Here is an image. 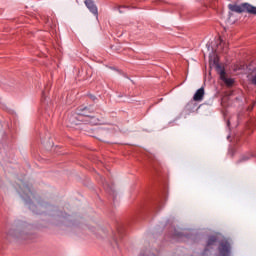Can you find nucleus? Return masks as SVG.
Returning <instances> with one entry per match:
<instances>
[{"mask_svg": "<svg viewBox=\"0 0 256 256\" xmlns=\"http://www.w3.org/2000/svg\"><path fill=\"white\" fill-rule=\"evenodd\" d=\"M215 243H217V237L211 236L207 242V249H208V247H213V245H215ZM207 249H205V251H207Z\"/></svg>", "mask_w": 256, "mask_h": 256, "instance_id": "obj_9", "label": "nucleus"}, {"mask_svg": "<svg viewBox=\"0 0 256 256\" xmlns=\"http://www.w3.org/2000/svg\"><path fill=\"white\" fill-rule=\"evenodd\" d=\"M33 207H35V205L29 204V209H32V210H33Z\"/></svg>", "mask_w": 256, "mask_h": 256, "instance_id": "obj_16", "label": "nucleus"}, {"mask_svg": "<svg viewBox=\"0 0 256 256\" xmlns=\"http://www.w3.org/2000/svg\"><path fill=\"white\" fill-rule=\"evenodd\" d=\"M248 111H253V106L249 107Z\"/></svg>", "mask_w": 256, "mask_h": 256, "instance_id": "obj_17", "label": "nucleus"}, {"mask_svg": "<svg viewBox=\"0 0 256 256\" xmlns=\"http://www.w3.org/2000/svg\"><path fill=\"white\" fill-rule=\"evenodd\" d=\"M38 209H41L42 207H43V205H41V204H38Z\"/></svg>", "mask_w": 256, "mask_h": 256, "instance_id": "obj_18", "label": "nucleus"}, {"mask_svg": "<svg viewBox=\"0 0 256 256\" xmlns=\"http://www.w3.org/2000/svg\"><path fill=\"white\" fill-rule=\"evenodd\" d=\"M220 256H229L231 255V244L229 242H221L219 246Z\"/></svg>", "mask_w": 256, "mask_h": 256, "instance_id": "obj_5", "label": "nucleus"}, {"mask_svg": "<svg viewBox=\"0 0 256 256\" xmlns=\"http://www.w3.org/2000/svg\"><path fill=\"white\" fill-rule=\"evenodd\" d=\"M42 95H43V97H45V92H43V94H42Z\"/></svg>", "mask_w": 256, "mask_h": 256, "instance_id": "obj_22", "label": "nucleus"}, {"mask_svg": "<svg viewBox=\"0 0 256 256\" xmlns=\"http://www.w3.org/2000/svg\"><path fill=\"white\" fill-rule=\"evenodd\" d=\"M220 79L222 81H224V83L227 84L228 87H231V85H233V83H235V81L233 79L227 78V76L225 75V70L220 71Z\"/></svg>", "mask_w": 256, "mask_h": 256, "instance_id": "obj_8", "label": "nucleus"}, {"mask_svg": "<svg viewBox=\"0 0 256 256\" xmlns=\"http://www.w3.org/2000/svg\"><path fill=\"white\" fill-rule=\"evenodd\" d=\"M250 157L249 155H244L239 159V163H243V161H249Z\"/></svg>", "mask_w": 256, "mask_h": 256, "instance_id": "obj_11", "label": "nucleus"}, {"mask_svg": "<svg viewBox=\"0 0 256 256\" xmlns=\"http://www.w3.org/2000/svg\"><path fill=\"white\" fill-rule=\"evenodd\" d=\"M87 9H89L90 13H93L96 17L99 15V10L97 9V5L93 0H85L84 1Z\"/></svg>", "mask_w": 256, "mask_h": 256, "instance_id": "obj_6", "label": "nucleus"}, {"mask_svg": "<svg viewBox=\"0 0 256 256\" xmlns=\"http://www.w3.org/2000/svg\"><path fill=\"white\" fill-rule=\"evenodd\" d=\"M203 97H205V88L201 87L194 94L193 101H203Z\"/></svg>", "mask_w": 256, "mask_h": 256, "instance_id": "obj_7", "label": "nucleus"}, {"mask_svg": "<svg viewBox=\"0 0 256 256\" xmlns=\"http://www.w3.org/2000/svg\"><path fill=\"white\" fill-rule=\"evenodd\" d=\"M186 109L188 111H193V109H195V102L191 101L186 105Z\"/></svg>", "mask_w": 256, "mask_h": 256, "instance_id": "obj_10", "label": "nucleus"}, {"mask_svg": "<svg viewBox=\"0 0 256 256\" xmlns=\"http://www.w3.org/2000/svg\"><path fill=\"white\" fill-rule=\"evenodd\" d=\"M228 9L233 13H250V15H256V7L249 3L229 4Z\"/></svg>", "mask_w": 256, "mask_h": 256, "instance_id": "obj_1", "label": "nucleus"}, {"mask_svg": "<svg viewBox=\"0 0 256 256\" xmlns=\"http://www.w3.org/2000/svg\"><path fill=\"white\" fill-rule=\"evenodd\" d=\"M91 99H92L93 101H95L96 97L92 95V96H91Z\"/></svg>", "mask_w": 256, "mask_h": 256, "instance_id": "obj_19", "label": "nucleus"}, {"mask_svg": "<svg viewBox=\"0 0 256 256\" xmlns=\"http://www.w3.org/2000/svg\"><path fill=\"white\" fill-rule=\"evenodd\" d=\"M223 45H225V43H223V40H220V44L217 46V49H221V47H223Z\"/></svg>", "mask_w": 256, "mask_h": 256, "instance_id": "obj_14", "label": "nucleus"}, {"mask_svg": "<svg viewBox=\"0 0 256 256\" xmlns=\"http://www.w3.org/2000/svg\"><path fill=\"white\" fill-rule=\"evenodd\" d=\"M124 8H125V6H119V8H118L119 13H123V11L121 9H124Z\"/></svg>", "mask_w": 256, "mask_h": 256, "instance_id": "obj_15", "label": "nucleus"}, {"mask_svg": "<svg viewBox=\"0 0 256 256\" xmlns=\"http://www.w3.org/2000/svg\"><path fill=\"white\" fill-rule=\"evenodd\" d=\"M7 237H13L14 239H29V227L20 225L16 230H9Z\"/></svg>", "mask_w": 256, "mask_h": 256, "instance_id": "obj_3", "label": "nucleus"}, {"mask_svg": "<svg viewBox=\"0 0 256 256\" xmlns=\"http://www.w3.org/2000/svg\"><path fill=\"white\" fill-rule=\"evenodd\" d=\"M80 111L81 115L88 117L90 125H101V119L89 115V113H91V107L80 108Z\"/></svg>", "mask_w": 256, "mask_h": 256, "instance_id": "obj_4", "label": "nucleus"}, {"mask_svg": "<svg viewBox=\"0 0 256 256\" xmlns=\"http://www.w3.org/2000/svg\"><path fill=\"white\" fill-rule=\"evenodd\" d=\"M115 243H117V237L114 238Z\"/></svg>", "mask_w": 256, "mask_h": 256, "instance_id": "obj_20", "label": "nucleus"}, {"mask_svg": "<svg viewBox=\"0 0 256 256\" xmlns=\"http://www.w3.org/2000/svg\"><path fill=\"white\" fill-rule=\"evenodd\" d=\"M252 85H256V73L251 77Z\"/></svg>", "mask_w": 256, "mask_h": 256, "instance_id": "obj_13", "label": "nucleus"}, {"mask_svg": "<svg viewBox=\"0 0 256 256\" xmlns=\"http://www.w3.org/2000/svg\"><path fill=\"white\" fill-rule=\"evenodd\" d=\"M224 52H227V48H224Z\"/></svg>", "mask_w": 256, "mask_h": 256, "instance_id": "obj_21", "label": "nucleus"}, {"mask_svg": "<svg viewBox=\"0 0 256 256\" xmlns=\"http://www.w3.org/2000/svg\"><path fill=\"white\" fill-rule=\"evenodd\" d=\"M18 193L26 203H33V201H35V194H33L31 187H29L25 182H21V184H19Z\"/></svg>", "mask_w": 256, "mask_h": 256, "instance_id": "obj_2", "label": "nucleus"}, {"mask_svg": "<svg viewBox=\"0 0 256 256\" xmlns=\"http://www.w3.org/2000/svg\"><path fill=\"white\" fill-rule=\"evenodd\" d=\"M43 144L45 145V147H47L49 149V147H53V142H45L43 141Z\"/></svg>", "mask_w": 256, "mask_h": 256, "instance_id": "obj_12", "label": "nucleus"}]
</instances>
